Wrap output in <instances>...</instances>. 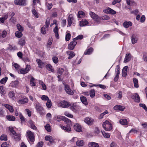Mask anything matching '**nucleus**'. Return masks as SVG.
Wrapping results in <instances>:
<instances>
[{
	"label": "nucleus",
	"mask_w": 147,
	"mask_h": 147,
	"mask_svg": "<svg viewBox=\"0 0 147 147\" xmlns=\"http://www.w3.org/2000/svg\"><path fill=\"white\" fill-rule=\"evenodd\" d=\"M53 61V62L55 63H57L58 61V58L56 57H54L52 58Z\"/></svg>",
	"instance_id": "nucleus-61"
},
{
	"label": "nucleus",
	"mask_w": 147,
	"mask_h": 147,
	"mask_svg": "<svg viewBox=\"0 0 147 147\" xmlns=\"http://www.w3.org/2000/svg\"><path fill=\"white\" fill-rule=\"evenodd\" d=\"M91 17L97 23H99L100 17L96 14L94 13L91 11L89 13Z\"/></svg>",
	"instance_id": "nucleus-4"
},
{
	"label": "nucleus",
	"mask_w": 147,
	"mask_h": 147,
	"mask_svg": "<svg viewBox=\"0 0 147 147\" xmlns=\"http://www.w3.org/2000/svg\"><path fill=\"white\" fill-rule=\"evenodd\" d=\"M73 19L72 16L71 15H70L68 16L67 19L69 26H70L71 25Z\"/></svg>",
	"instance_id": "nucleus-27"
},
{
	"label": "nucleus",
	"mask_w": 147,
	"mask_h": 147,
	"mask_svg": "<svg viewBox=\"0 0 147 147\" xmlns=\"http://www.w3.org/2000/svg\"><path fill=\"white\" fill-rule=\"evenodd\" d=\"M131 58V55L129 53H127L126 54L125 59L124 60V62L126 63L129 61Z\"/></svg>",
	"instance_id": "nucleus-15"
},
{
	"label": "nucleus",
	"mask_w": 147,
	"mask_h": 147,
	"mask_svg": "<svg viewBox=\"0 0 147 147\" xmlns=\"http://www.w3.org/2000/svg\"><path fill=\"white\" fill-rule=\"evenodd\" d=\"M67 124V125L66 127L62 125L61 126V128L65 130L66 132L70 131L71 130V128H70V125H71V121L70 120V122H66Z\"/></svg>",
	"instance_id": "nucleus-7"
},
{
	"label": "nucleus",
	"mask_w": 147,
	"mask_h": 147,
	"mask_svg": "<svg viewBox=\"0 0 147 147\" xmlns=\"http://www.w3.org/2000/svg\"><path fill=\"white\" fill-rule=\"evenodd\" d=\"M26 43L25 40L23 38L20 39L18 42V44L20 45L21 46H23Z\"/></svg>",
	"instance_id": "nucleus-31"
},
{
	"label": "nucleus",
	"mask_w": 147,
	"mask_h": 147,
	"mask_svg": "<svg viewBox=\"0 0 147 147\" xmlns=\"http://www.w3.org/2000/svg\"><path fill=\"white\" fill-rule=\"evenodd\" d=\"M102 127L106 131H108L111 130L112 128L111 123L107 120L103 123Z\"/></svg>",
	"instance_id": "nucleus-1"
},
{
	"label": "nucleus",
	"mask_w": 147,
	"mask_h": 147,
	"mask_svg": "<svg viewBox=\"0 0 147 147\" xmlns=\"http://www.w3.org/2000/svg\"><path fill=\"white\" fill-rule=\"evenodd\" d=\"M64 114L65 115L69 117L72 118L73 117V115L70 114L67 111L65 112L64 113Z\"/></svg>",
	"instance_id": "nucleus-56"
},
{
	"label": "nucleus",
	"mask_w": 147,
	"mask_h": 147,
	"mask_svg": "<svg viewBox=\"0 0 147 147\" xmlns=\"http://www.w3.org/2000/svg\"><path fill=\"white\" fill-rule=\"evenodd\" d=\"M66 53L69 56L68 57V59L72 58L75 55V54L74 52L70 51H67Z\"/></svg>",
	"instance_id": "nucleus-17"
},
{
	"label": "nucleus",
	"mask_w": 147,
	"mask_h": 147,
	"mask_svg": "<svg viewBox=\"0 0 147 147\" xmlns=\"http://www.w3.org/2000/svg\"><path fill=\"white\" fill-rule=\"evenodd\" d=\"M30 69V66L27 65H26L25 69L22 68L20 70V73L22 74H25L28 72Z\"/></svg>",
	"instance_id": "nucleus-8"
},
{
	"label": "nucleus",
	"mask_w": 147,
	"mask_h": 147,
	"mask_svg": "<svg viewBox=\"0 0 147 147\" xmlns=\"http://www.w3.org/2000/svg\"><path fill=\"white\" fill-rule=\"evenodd\" d=\"M0 139L1 140L7 141V136L6 135L3 134L1 136Z\"/></svg>",
	"instance_id": "nucleus-43"
},
{
	"label": "nucleus",
	"mask_w": 147,
	"mask_h": 147,
	"mask_svg": "<svg viewBox=\"0 0 147 147\" xmlns=\"http://www.w3.org/2000/svg\"><path fill=\"white\" fill-rule=\"evenodd\" d=\"M46 68L48 70L51 71L52 72H54V70L52 69V67L50 64L47 65L46 66Z\"/></svg>",
	"instance_id": "nucleus-39"
},
{
	"label": "nucleus",
	"mask_w": 147,
	"mask_h": 147,
	"mask_svg": "<svg viewBox=\"0 0 147 147\" xmlns=\"http://www.w3.org/2000/svg\"><path fill=\"white\" fill-rule=\"evenodd\" d=\"M74 127V129L77 131L80 132L82 131L81 127L80 125L76 123L75 124Z\"/></svg>",
	"instance_id": "nucleus-16"
},
{
	"label": "nucleus",
	"mask_w": 147,
	"mask_h": 147,
	"mask_svg": "<svg viewBox=\"0 0 147 147\" xmlns=\"http://www.w3.org/2000/svg\"><path fill=\"white\" fill-rule=\"evenodd\" d=\"M88 23V22L86 20L84 19L80 21V25L81 26H83L87 25Z\"/></svg>",
	"instance_id": "nucleus-24"
},
{
	"label": "nucleus",
	"mask_w": 147,
	"mask_h": 147,
	"mask_svg": "<svg viewBox=\"0 0 147 147\" xmlns=\"http://www.w3.org/2000/svg\"><path fill=\"white\" fill-rule=\"evenodd\" d=\"M54 118H56V120L58 121H61L62 120H64L65 122H70V120L65 117L63 116L58 115L56 117H55Z\"/></svg>",
	"instance_id": "nucleus-5"
},
{
	"label": "nucleus",
	"mask_w": 147,
	"mask_h": 147,
	"mask_svg": "<svg viewBox=\"0 0 147 147\" xmlns=\"http://www.w3.org/2000/svg\"><path fill=\"white\" fill-rule=\"evenodd\" d=\"M71 34L69 33H67L65 36V40L66 41H68L70 39L71 37Z\"/></svg>",
	"instance_id": "nucleus-58"
},
{
	"label": "nucleus",
	"mask_w": 147,
	"mask_h": 147,
	"mask_svg": "<svg viewBox=\"0 0 147 147\" xmlns=\"http://www.w3.org/2000/svg\"><path fill=\"white\" fill-rule=\"evenodd\" d=\"M85 15V13L82 11H80L78 12V18H81L82 17L81 16H84Z\"/></svg>",
	"instance_id": "nucleus-40"
},
{
	"label": "nucleus",
	"mask_w": 147,
	"mask_h": 147,
	"mask_svg": "<svg viewBox=\"0 0 147 147\" xmlns=\"http://www.w3.org/2000/svg\"><path fill=\"white\" fill-rule=\"evenodd\" d=\"M47 28H46L45 26H43L41 29V32L42 33L45 34L46 33V31L47 30Z\"/></svg>",
	"instance_id": "nucleus-49"
},
{
	"label": "nucleus",
	"mask_w": 147,
	"mask_h": 147,
	"mask_svg": "<svg viewBox=\"0 0 147 147\" xmlns=\"http://www.w3.org/2000/svg\"><path fill=\"white\" fill-rule=\"evenodd\" d=\"M138 38L137 36L135 35H132L131 37V40L132 44H134L136 43L138 41Z\"/></svg>",
	"instance_id": "nucleus-19"
},
{
	"label": "nucleus",
	"mask_w": 147,
	"mask_h": 147,
	"mask_svg": "<svg viewBox=\"0 0 147 147\" xmlns=\"http://www.w3.org/2000/svg\"><path fill=\"white\" fill-rule=\"evenodd\" d=\"M138 132V131L136 129H132L129 131V133H131L132 134H134L135 133H137Z\"/></svg>",
	"instance_id": "nucleus-62"
},
{
	"label": "nucleus",
	"mask_w": 147,
	"mask_h": 147,
	"mask_svg": "<svg viewBox=\"0 0 147 147\" xmlns=\"http://www.w3.org/2000/svg\"><path fill=\"white\" fill-rule=\"evenodd\" d=\"M15 93L13 91H10L9 92L8 95L9 97L13 99L15 96Z\"/></svg>",
	"instance_id": "nucleus-44"
},
{
	"label": "nucleus",
	"mask_w": 147,
	"mask_h": 147,
	"mask_svg": "<svg viewBox=\"0 0 147 147\" xmlns=\"http://www.w3.org/2000/svg\"><path fill=\"white\" fill-rule=\"evenodd\" d=\"M35 108L37 111L39 112L42 111L43 110V108L41 106L39 103H37L35 106Z\"/></svg>",
	"instance_id": "nucleus-20"
},
{
	"label": "nucleus",
	"mask_w": 147,
	"mask_h": 147,
	"mask_svg": "<svg viewBox=\"0 0 147 147\" xmlns=\"http://www.w3.org/2000/svg\"><path fill=\"white\" fill-rule=\"evenodd\" d=\"M65 90L66 92L69 95H72L74 94V92L70 88L69 86L67 85H65Z\"/></svg>",
	"instance_id": "nucleus-6"
},
{
	"label": "nucleus",
	"mask_w": 147,
	"mask_h": 147,
	"mask_svg": "<svg viewBox=\"0 0 147 147\" xmlns=\"http://www.w3.org/2000/svg\"><path fill=\"white\" fill-rule=\"evenodd\" d=\"M51 105L52 103L51 100H48L46 103V106L48 108H50L51 107Z\"/></svg>",
	"instance_id": "nucleus-53"
},
{
	"label": "nucleus",
	"mask_w": 147,
	"mask_h": 147,
	"mask_svg": "<svg viewBox=\"0 0 147 147\" xmlns=\"http://www.w3.org/2000/svg\"><path fill=\"white\" fill-rule=\"evenodd\" d=\"M16 26L18 29L20 31L22 32L24 30L23 28L20 24H17Z\"/></svg>",
	"instance_id": "nucleus-47"
},
{
	"label": "nucleus",
	"mask_w": 147,
	"mask_h": 147,
	"mask_svg": "<svg viewBox=\"0 0 147 147\" xmlns=\"http://www.w3.org/2000/svg\"><path fill=\"white\" fill-rule=\"evenodd\" d=\"M76 145L78 146H82L84 144L83 140H78L76 142Z\"/></svg>",
	"instance_id": "nucleus-33"
},
{
	"label": "nucleus",
	"mask_w": 147,
	"mask_h": 147,
	"mask_svg": "<svg viewBox=\"0 0 147 147\" xmlns=\"http://www.w3.org/2000/svg\"><path fill=\"white\" fill-rule=\"evenodd\" d=\"M93 49L92 48L90 47L84 52V55H90L93 51Z\"/></svg>",
	"instance_id": "nucleus-25"
},
{
	"label": "nucleus",
	"mask_w": 147,
	"mask_h": 147,
	"mask_svg": "<svg viewBox=\"0 0 147 147\" xmlns=\"http://www.w3.org/2000/svg\"><path fill=\"white\" fill-rule=\"evenodd\" d=\"M109 17L105 15L102 16L101 17H100V19H99V23H100L101 21L102 20H107L109 19Z\"/></svg>",
	"instance_id": "nucleus-34"
},
{
	"label": "nucleus",
	"mask_w": 147,
	"mask_h": 147,
	"mask_svg": "<svg viewBox=\"0 0 147 147\" xmlns=\"http://www.w3.org/2000/svg\"><path fill=\"white\" fill-rule=\"evenodd\" d=\"M45 129L49 132L51 131L50 126L49 124H47L45 126Z\"/></svg>",
	"instance_id": "nucleus-59"
},
{
	"label": "nucleus",
	"mask_w": 147,
	"mask_h": 147,
	"mask_svg": "<svg viewBox=\"0 0 147 147\" xmlns=\"http://www.w3.org/2000/svg\"><path fill=\"white\" fill-rule=\"evenodd\" d=\"M8 79L7 77H5L2 78L0 81V83L2 84H3L6 82Z\"/></svg>",
	"instance_id": "nucleus-54"
},
{
	"label": "nucleus",
	"mask_w": 147,
	"mask_h": 147,
	"mask_svg": "<svg viewBox=\"0 0 147 147\" xmlns=\"http://www.w3.org/2000/svg\"><path fill=\"white\" fill-rule=\"evenodd\" d=\"M80 100L82 103L86 105L88 104L87 98L84 96H80Z\"/></svg>",
	"instance_id": "nucleus-18"
},
{
	"label": "nucleus",
	"mask_w": 147,
	"mask_h": 147,
	"mask_svg": "<svg viewBox=\"0 0 147 147\" xmlns=\"http://www.w3.org/2000/svg\"><path fill=\"white\" fill-rule=\"evenodd\" d=\"M126 3L127 5L129 6L134 5L135 4V3L134 1L130 0H126Z\"/></svg>",
	"instance_id": "nucleus-32"
},
{
	"label": "nucleus",
	"mask_w": 147,
	"mask_h": 147,
	"mask_svg": "<svg viewBox=\"0 0 147 147\" xmlns=\"http://www.w3.org/2000/svg\"><path fill=\"white\" fill-rule=\"evenodd\" d=\"M45 140L46 141H49L51 143L55 142V140L51 136H46L45 137Z\"/></svg>",
	"instance_id": "nucleus-14"
},
{
	"label": "nucleus",
	"mask_w": 147,
	"mask_h": 147,
	"mask_svg": "<svg viewBox=\"0 0 147 147\" xmlns=\"http://www.w3.org/2000/svg\"><path fill=\"white\" fill-rule=\"evenodd\" d=\"M9 130L11 134L13 135H15L16 133L15 131L13 129V128L11 127H9Z\"/></svg>",
	"instance_id": "nucleus-51"
},
{
	"label": "nucleus",
	"mask_w": 147,
	"mask_h": 147,
	"mask_svg": "<svg viewBox=\"0 0 147 147\" xmlns=\"http://www.w3.org/2000/svg\"><path fill=\"white\" fill-rule=\"evenodd\" d=\"M77 42L75 41L71 42L68 46V48L70 50H73L77 44Z\"/></svg>",
	"instance_id": "nucleus-10"
},
{
	"label": "nucleus",
	"mask_w": 147,
	"mask_h": 147,
	"mask_svg": "<svg viewBox=\"0 0 147 147\" xmlns=\"http://www.w3.org/2000/svg\"><path fill=\"white\" fill-rule=\"evenodd\" d=\"M28 102V99L27 98H25L23 99L20 100H18L19 104H23L27 103Z\"/></svg>",
	"instance_id": "nucleus-22"
},
{
	"label": "nucleus",
	"mask_w": 147,
	"mask_h": 147,
	"mask_svg": "<svg viewBox=\"0 0 147 147\" xmlns=\"http://www.w3.org/2000/svg\"><path fill=\"white\" fill-rule=\"evenodd\" d=\"M119 122L122 125H126L127 124V121L126 119H120L119 121Z\"/></svg>",
	"instance_id": "nucleus-37"
},
{
	"label": "nucleus",
	"mask_w": 147,
	"mask_h": 147,
	"mask_svg": "<svg viewBox=\"0 0 147 147\" xmlns=\"http://www.w3.org/2000/svg\"><path fill=\"white\" fill-rule=\"evenodd\" d=\"M102 134L104 137L106 138H109L110 137V135L109 133H106L104 131H101Z\"/></svg>",
	"instance_id": "nucleus-41"
},
{
	"label": "nucleus",
	"mask_w": 147,
	"mask_h": 147,
	"mask_svg": "<svg viewBox=\"0 0 147 147\" xmlns=\"http://www.w3.org/2000/svg\"><path fill=\"white\" fill-rule=\"evenodd\" d=\"M58 106L63 108H68L70 106V103L67 101L63 100L58 103Z\"/></svg>",
	"instance_id": "nucleus-2"
},
{
	"label": "nucleus",
	"mask_w": 147,
	"mask_h": 147,
	"mask_svg": "<svg viewBox=\"0 0 147 147\" xmlns=\"http://www.w3.org/2000/svg\"><path fill=\"white\" fill-rule=\"evenodd\" d=\"M116 75L119 76L120 74V67L119 65H117L116 66V71H115Z\"/></svg>",
	"instance_id": "nucleus-52"
},
{
	"label": "nucleus",
	"mask_w": 147,
	"mask_h": 147,
	"mask_svg": "<svg viewBox=\"0 0 147 147\" xmlns=\"http://www.w3.org/2000/svg\"><path fill=\"white\" fill-rule=\"evenodd\" d=\"M70 109L72 111H75L76 110V106L74 104H70Z\"/></svg>",
	"instance_id": "nucleus-50"
},
{
	"label": "nucleus",
	"mask_w": 147,
	"mask_h": 147,
	"mask_svg": "<svg viewBox=\"0 0 147 147\" xmlns=\"http://www.w3.org/2000/svg\"><path fill=\"white\" fill-rule=\"evenodd\" d=\"M90 96L91 98L94 97L95 95V91L94 89H92L90 90Z\"/></svg>",
	"instance_id": "nucleus-48"
},
{
	"label": "nucleus",
	"mask_w": 147,
	"mask_h": 147,
	"mask_svg": "<svg viewBox=\"0 0 147 147\" xmlns=\"http://www.w3.org/2000/svg\"><path fill=\"white\" fill-rule=\"evenodd\" d=\"M27 136L28 140L31 142H33L34 141V133L28 130L27 132Z\"/></svg>",
	"instance_id": "nucleus-3"
},
{
	"label": "nucleus",
	"mask_w": 147,
	"mask_h": 147,
	"mask_svg": "<svg viewBox=\"0 0 147 147\" xmlns=\"http://www.w3.org/2000/svg\"><path fill=\"white\" fill-rule=\"evenodd\" d=\"M36 61L38 64V67L39 68H42L44 66L45 64V62H42L39 59H37L36 60Z\"/></svg>",
	"instance_id": "nucleus-12"
},
{
	"label": "nucleus",
	"mask_w": 147,
	"mask_h": 147,
	"mask_svg": "<svg viewBox=\"0 0 147 147\" xmlns=\"http://www.w3.org/2000/svg\"><path fill=\"white\" fill-rule=\"evenodd\" d=\"M89 147H99V145L97 143L94 142H91L89 143Z\"/></svg>",
	"instance_id": "nucleus-28"
},
{
	"label": "nucleus",
	"mask_w": 147,
	"mask_h": 147,
	"mask_svg": "<svg viewBox=\"0 0 147 147\" xmlns=\"http://www.w3.org/2000/svg\"><path fill=\"white\" fill-rule=\"evenodd\" d=\"M22 60L25 62H28L30 61L29 58L27 57H24L23 58Z\"/></svg>",
	"instance_id": "nucleus-64"
},
{
	"label": "nucleus",
	"mask_w": 147,
	"mask_h": 147,
	"mask_svg": "<svg viewBox=\"0 0 147 147\" xmlns=\"http://www.w3.org/2000/svg\"><path fill=\"white\" fill-rule=\"evenodd\" d=\"M39 84L41 85L42 88V89L44 90H45L47 89V87L45 84L42 81L40 80L39 82Z\"/></svg>",
	"instance_id": "nucleus-36"
},
{
	"label": "nucleus",
	"mask_w": 147,
	"mask_h": 147,
	"mask_svg": "<svg viewBox=\"0 0 147 147\" xmlns=\"http://www.w3.org/2000/svg\"><path fill=\"white\" fill-rule=\"evenodd\" d=\"M15 36L18 38L21 37L22 35V34L21 32L16 31L15 33Z\"/></svg>",
	"instance_id": "nucleus-45"
},
{
	"label": "nucleus",
	"mask_w": 147,
	"mask_h": 147,
	"mask_svg": "<svg viewBox=\"0 0 147 147\" xmlns=\"http://www.w3.org/2000/svg\"><path fill=\"white\" fill-rule=\"evenodd\" d=\"M19 84V82L18 81H15L13 82H12L11 84L12 86L13 87H16L18 86Z\"/></svg>",
	"instance_id": "nucleus-55"
},
{
	"label": "nucleus",
	"mask_w": 147,
	"mask_h": 147,
	"mask_svg": "<svg viewBox=\"0 0 147 147\" xmlns=\"http://www.w3.org/2000/svg\"><path fill=\"white\" fill-rule=\"evenodd\" d=\"M34 79L33 77H32L31 78L30 80V84L32 86H36V84L35 82H34Z\"/></svg>",
	"instance_id": "nucleus-46"
},
{
	"label": "nucleus",
	"mask_w": 147,
	"mask_h": 147,
	"mask_svg": "<svg viewBox=\"0 0 147 147\" xmlns=\"http://www.w3.org/2000/svg\"><path fill=\"white\" fill-rule=\"evenodd\" d=\"M4 106L6 108L8 109L10 112H13V111L14 109L13 107L11 105L6 104L4 105Z\"/></svg>",
	"instance_id": "nucleus-29"
},
{
	"label": "nucleus",
	"mask_w": 147,
	"mask_h": 147,
	"mask_svg": "<svg viewBox=\"0 0 147 147\" xmlns=\"http://www.w3.org/2000/svg\"><path fill=\"white\" fill-rule=\"evenodd\" d=\"M106 12L112 14H115L116 13L115 11L110 8H108L107 9Z\"/></svg>",
	"instance_id": "nucleus-23"
},
{
	"label": "nucleus",
	"mask_w": 147,
	"mask_h": 147,
	"mask_svg": "<svg viewBox=\"0 0 147 147\" xmlns=\"http://www.w3.org/2000/svg\"><path fill=\"white\" fill-rule=\"evenodd\" d=\"M131 97L135 102H140V97L137 93H136L134 95H132Z\"/></svg>",
	"instance_id": "nucleus-13"
},
{
	"label": "nucleus",
	"mask_w": 147,
	"mask_h": 147,
	"mask_svg": "<svg viewBox=\"0 0 147 147\" xmlns=\"http://www.w3.org/2000/svg\"><path fill=\"white\" fill-rule=\"evenodd\" d=\"M53 31L55 33V34L57 38H59V35L58 33V28L57 26H56L53 29Z\"/></svg>",
	"instance_id": "nucleus-30"
},
{
	"label": "nucleus",
	"mask_w": 147,
	"mask_h": 147,
	"mask_svg": "<svg viewBox=\"0 0 147 147\" xmlns=\"http://www.w3.org/2000/svg\"><path fill=\"white\" fill-rule=\"evenodd\" d=\"M13 136L14 138L16 141H19L21 139L20 135L19 134H16Z\"/></svg>",
	"instance_id": "nucleus-38"
},
{
	"label": "nucleus",
	"mask_w": 147,
	"mask_h": 147,
	"mask_svg": "<svg viewBox=\"0 0 147 147\" xmlns=\"http://www.w3.org/2000/svg\"><path fill=\"white\" fill-rule=\"evenodd\" d=\"M117 98L119 99H120L121 98L122 96V92L121 91L119 92L117 94Z\"/></svg>",
	"instance_id": "nucleus-63"
},
{
	"label": "nucleus",
	"mask_w": 147,
	"mask_h": 147,
	"mask_svg": "<svg viewBox=\"0 0 147 147\" xmlns=\"http://www.w3.org/2000/svg\"><path fill=\"white\" fill-rule=\"evenodd\" d=\"M32 12L33 14L36 18L38 17V16L36 11L34 9H32Z\"/></svg>",
	"instance_id": "nucleus-60"
},
{
	"label": "nucleus",
	"mask_w": 147,
	"mask_h": 147,
	"mask_svg": "<svg viewBox=\"0 0 147 147\" xmlns=\"http://www.w3.org/2000/svg\"><path fill=\"white\" fill-rule=\"evenodd\" d=\"M124 27L126 28H128L129 26H131L132 25L131 22H125L123 23Z\"/></svg>",
	"instance_id": "nucleus-26"
},
{
	"label": "nucleus",
	"mask_w": 147,
	"mask_h": 147,
	"mask_svg": "<svg viewBox=\"0 0 147 147\" xmlns=\"http://www.w3.org/2000/svg\"><path fill=\"white\" fill-rule=\"evenodd\" d=\"M0 93L2 95H3L6 93V92L5 90L3 89V87L2 86H0Z\"/></svg>",
	"instance_id": "nucleus-57"
},
{
	"label": "nucleus",
	"mask_w": 147,
	"mask_h": 147,
	"mask_svg": "<svg viewBox=\"0 0 147 147\" xmlns=\"http://www.w3.org/2000/svg\"><path fill=\"white\" fill-rule=\"evenodd\" d=\"M6 118L8 120L10 121H14L15 120V117L13 116L7 115Z\"/></svg>",
	"instance_id": "nucleus-42"
},
{
	"label": "nucleus",
	"mask_w": 147,
	"mask_h": 147,
	"mask_svg": "<svg viewBox=\"0 0 147 147\" xmlns=\"http://www.w3.org/2000/svg\"><path fill=\"white\" fill-rule=\"evenodd\" d=\"M128 67L127 66H125L122 71V76L123 77H126L127 75V70Z\"/></svg>",
	"instance_id": "nucleus-21"
},
{
	"label": "nucleus",
	"mask_w": 147,
	"mask_h": 147,
	"mask_svg": "<svg viewBox=\"0 0 147 147\" xmlns=\"http://www.w3.org/2000/svg\"><path fill=\"white\" fill-rule=\"evenodd\" d=\"M84 121L88 125H91L93 124L94 120L91 118L87 117L85 118Z\"/></svg>",
	"instance_id": "nucleus-11"
},
{
	"label": "nucleus",
	"mask_w": 147,
	"mask_h": 147,
	"mask_svg": "<svg viewBox=\"0 0 147 147\" xmlns=\"http://www.w3.org/2000/svg\"><path fill=\"white\" fill-rule=\"evenodd\" d=\"M133 82L134 87L136 88H138L139 87V85L138 84V79L136 78H134L133 79Z\"/></svg>",
	"instance_id": "nucleus-35"
},
{
	"label": "nucleus",
	"mask_w": 147,
	"mask_h": 147,
	"mask_svg": "<svg viewBox=\"0 0 147 147\" xmlns=\"http://www.w3.org/2000/svg\"><path fill=\"white\" fill-rule=\"evenodd\" d=\"M26 0H15L14 2L15 5H26Z\"/></svg>",
	"instance_id": "nucleus-9"
}]
</instances>
